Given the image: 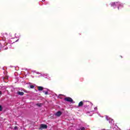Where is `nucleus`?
<instances>
[{
    "instance_id": "9d476101",
    "label": "nucleus",
    "mask_w": 130,
    "mask_h": 130,
    "mask_svg": "<svg viewBox=\"0 0 130 130\" xmlns=\"http://www.w3.org/2000/svg\"><path fill=\"white\" fill-rule=\"evenodd\" d=\"M78 130H86V129L85 128V127H80L79 129H78Z\"/></svg>"
},
{
    "instance_id": "20e7f679",
    "label": "nucleus",
    "mask_w": 130,
    "mask_h": 130,
    "mask_svg": "<svg viewBox=\"0 0 130 130\" xmlns=\"http://www.w3.org/2000/svg\"><path fill=\"white\" fill-rule=\"evenodd\" d=\"M17 94L19 95L20 96H23V95H24V92L22 91H18Z\"/></svg>"
},
{
    "instance_id": "f03ea898",
    "label": "nucleus",
    "mask_w": 130,
    "mask_h": 130,
    "mask_svg": "<svg viewBox=\"0 0 130 130\" xmlns=\"http://www.w3.org/2000/svg\"><path fill=\"white\" fill-rule=\"evenodd\" d=\"M47 125L46 124H42L40 125L39 129H46V128H47Z\"/></svg>"
},
{
    "instance_id": "9b49d317",
    "label": "nucleus",
    "mask_w": 130,
    "mask_h": 130,
    "mask_svg": "<svg viewBox=\"0 0 130 130\" xmlns=\"http://www.w3.org/2000/svg\"><path fill=\"white\" fill-rule=\"evenodd\" d=\"M30 89H34V88L35 87V86L34 85H30Z\"/></svg>"
},
{
    "instance_id": "6e6552de",
    "label": "nucleus",
    "mask_w": 130,
    "mask_h": 130,
    "mask_svg": "<svg viewBox=\"0 0 130 130\" xmlns=\"http://www.w3.org/2000/svg\"><path fill=\"white\" fill-rule=\"evenodd\" d=\"M43 104L40 103V104H36V106H38L39 107H41L42 106Z\"/></svg>"
},
{
    "instance_id": "2eb2a0df",
    "label": "nucleus",
    "mask_w": 130,
    "mask_h": 130,
    "mask_svg": "<svg viewBox=\"0 0 130 130\" xmlns=\"http://www.w3.org/2000/svg\"><path fill=\"white\" fill-rule=\"evenodd\" d=\"M14 128H15V129H16L17 128V126H15V127H14Z\"/></svg>"
},
{
    "instance_id": "0eeeda50",
    "label": "nucleus",
    "mask_w": 130,
    "mask_h": 130,
    "mask_svg": "<svg viewBox=\"0 0 130 130\" xmlns=\"http://www.w3.org/2000/svg\"><path fill=\"white\" fill-rule=\"evenodd\" d=\"M38 89L39 91H43V87L38 86Z\"/></svg>"
},
{
    "instance_id": "f8f14e48",
    "label": "nucleus",
    "mask_w": 130,
    "mask_h": 130,
    "mask_svg": "<svg viewBox=\"0 0 130 130\" xmlns=\"http://www.w3.org/2000/svg\"><path fill=\"white\" fill-rule=\"evenodd\" d=\"M3 111V107H2L1 105H0V111Z\"/></svg>"
},
{
    "instance_id": "ddd939ff",
    "label": "nucleus",
    "mask_w": 130,
    "mask_h": 130,
    "mask_svg": "<svg viewBox=\"0 0 130 130\" xmlns=\"http://www.w3.org/2000/svg\"><path fill=\"white\" fill-rule=\"evenodd\" d=\"M2 94H3V92H2V91H0V95H2Z\"/></svg>"
},
{
    "instance_id": "39448f33",
    "label": "nucleus",
    "mask_w": 130,
    "mask_h": 130,
    "mask_svg": "<svg viewBox=\"0 0 130 130\" xmlns=\"http://www.w3.org/2000/svg\"><path fill=\"white\" fill-rule=\"evenodd\" d=\"M83 105H84V103L83 102V101H81L79 103L78 107H82V106H83Z\"/></svg>"
},
{
    "instance_id": "4468645a",
    "label": "nucleus",
    "mask_w": 130,
    "mask_h": 130,
    "mask_svg": "<svg viewBox=\"0 0 130 130\" xmlns=\"http://www.w3.org/2000/svg\"><path fill=\"white\" fill-rule=\"evenodd\" d=\"M8 49V47L5 48V50Z\"/></svg>"
},
{
    "instance_id": "1a4fd4ad",
    "label": "nucleus",
    "mask_w": 130,
    "mask_h": 130,
    "mask_svg": "<svg viewBox=\"0 0 130 130\" xmlns=\"http://www.w3.org/2000/svg\"><path fill=\"white\" fill-rule=\"evenodd\" d=\"M43 93H45V95H48V91H43Z\"/></svg>"
},
{
    "instance_id": "7ed1b4c3",
    "label": "nucleus",
    "mask_w": 130,
    "mask_h": 130,
    "mask_svg": "<svg viewBox=\"0 0 130 130\" xmlns=\"http://www.w3.org/2000/svg\"><path fill=\"white\" fill-rule=\"evenodd\" d=\"M62 114V113L60 111H58L55 114V115L56 116H57V117H59V116H60V115H61Z\"/></svg>"
},
{
    "instance_id": "423d86ee",
    "label": "nucleus",
    "mask_w": 130,
    "mask_h": 130,
    "mask_svg": "<svg viewBox=\"0 0 130 130\" xmlns=\"http://www.w3.org/2000/svg\"><path fill=\"white\" fill-rule=\"evenodd\" d=\"M117 4H118L117 2H113L111 4V7H115V6L117 5Z\"/></svg>"
},
{
    "instance_id": "f257e3e1",
    "label": "nucleus",
    "mask_w": 130,
    "mask_h": 130,
    "mask_svg": "<svg viewBox=\"0 0 130 130\" xmlns=\"http://www.w3.org/2000/svg\"><path fill=\"white\" fill-rule=\"evenodd\" d=\"M64 100L65 101H67V102H71V103H73L74 102V101L73 100V99L70 97H66L64 99Z\"/></svg>"
}]
</instances>
